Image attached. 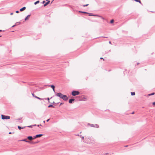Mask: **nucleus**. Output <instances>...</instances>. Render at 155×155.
Wrapping results in <instances>:
<instances>
[{
	"mask_svg": "<svg viewBox=\"0 0 155 155\" xmlns=\"http://www.w3.org/2000/svg\"><path fill=\"white\" fill-rule=\"evenodd\" d=\"M80 94L79 92L76 91H74L72 92V95L74 96H75L76 95H79Z\"/></svg>",
	"mask_w": 155,
	"mask_h": 155,
	"instance_id": "f257e3e1",
	"label": "nucleus"
},
{
	"mask_svg": "<svg viewBox=\"0 0 155 155\" xmlns=\"http://www.w3.org/2000/svg\"><path fill=\"white\" fill-rule=\"evenodd\" d=\"M2 119H9L10 118V117L9 116H5L3 115H2Z\"/></svg>",
	"mask_w": 155,
	"mask_h": 155,
	"instance_id": "f03ea898",
	"label": "nucleus"
},
{
	"mask_svg": "<svg viewBox=\"0 0 155 155\" xmlns=\"http://www.w3.org/2000/svg\"><path fill=\"white\" fill-rule=\"evenodd\" d=\"M56 95L60 98H62L63 95L61 93H58L56 94Z\"/></svg>",
	"mask_w": 155,
	"mask_h": 155,
	"instance_id": "7ed1b4c3",
	"label": "nucleus"
},
{
	"mask_svg": "<svg viewBox=\"0 0 155 155\" xmlns=\"http://www.w3.org/2000/svg\"><path fill=\"white\" fill-rule=\"evenodd\" d=\"M62 98L65 101H67L68 99V97L66 95H63Z\"/></svg>",
	"mask_w": 155,
	"mask_h": 155,
	"instance_id": "20e7f679",
	"label": "nucleus"
},
{
	"mask_svg": "<svg viewBox=\"0 0 155 155\" xmlns=\"http://www.w3.org/2000/svg\"><path fill=\"white\" fill-rule=\"evenodd\" d=\"M31 16L30 15H27V16L25 18V21H26L27 20H28L29 19V18Z\"/></svg>",
	"mask_w": 155,
	"mask_h": 155,
	"instance_id": "39448f33",
	"label": "nucleus"
},
{
	"mask_svg": "<svg viewBox=\"0 0 155 155\" xmlns=\"http://www.w3.org/2000/svg\"><path fill=\"white\" fill-rule=\"evenodd\" d=\"M47 2H46L45 4L44 5V6L45 7L47 5H48L50 3V1H47Z\"/></svg>",
	"mask_w": 155,
	"mask_h": 155,
	"instance_id": "423d86ee",
	"label": "nucleus"
},
{
	"mask_svg": "<svg viewBox=\"0 0 155 155\" xmlns=\"http://www.w3.org/2000/svg\"><path fill=\"white\" fill-rule=\"evenodd\" d=\"M74 101V99H70L69 100V102L71 104L72 103V102Z\"/></svg>",
	"mask_w": 155,
	"mask_h": 155,
	"instance_id": "0eeeda50",
	"label": "nucleus"
},
{
	"mask_svg": "<svg viewBox=\"0 0 155 155\" xmlns=\"http://www.w3.org/2000/svg\"><path fill=\"white\" fill-rule=\"evenodd\" d=\"M25 9H26V7H24L23 8H21L20 9V11L22 12V11H23L24 10H25Z\"/></svg>",
	"mask_w": 155,
	"mask_h": 155,
	"instance_id": "6e6552de",
	"label": "nucleus"
},
{
	"mask_svg": "<svg viewBox=\"0 0 155 155\" xmlns=\"http://www.w3.org/2000/svg\"><path fill=\"white\" fill-rule=\"evenodd\" d=\"M42 135H43L42 134H38L36 135V137H37V138L39 137L42 136Z\"/></svg>",
	"mask_w": 155,
	"mask_h": 155,
	"instance_id": "1a4fd4ad",
	"label": "nucleus"
},
{
	"mask_svg": "<svg viewBox=\"0 0 155 155\" xmlns=\"http://www.w3.org/2000/svg\"><path fill=\"white\" fill-rule=\"evenodd\" d=\"M28 138L30 140H31L33 139V138L31 136H28Z\"/></svg>",
	"mask_w": 155,
	"mask_h": 155,
	"instance_id": "9d476101",
	"label": "nucleus"
},
{
	"mask_svg": "<svg viewBox=\"0 0 155 155\" xmlns=\"http://www.w3.org/2000/svg\"><path fill=\"white\" fill-rule=\"evenodd\" d=\"M51 87L52 88V89L53 90V91L54 92H55V90H54L55 87H54V86L53 85H51Z\"/></svg>",
	"mask_w": 155,
	"mask_h": 155,
	"instance_id": "9b49d317",
	"label": "nucleus"
},
{
	"mask_svg": "<svg viewBox=\"0 0 155 155\" xmlns=\"http://www.w3.org/2000/svg\"><path fill=\"white\" fill-rule=\"evenodd\" d=\"M35 97L37 98V99H38L40 100H43V99H42V98H41L38 97L37 96H35Z\"/></svg>",
	"mask_w": 155,
	"mask_h": 155,
	"instance_id": "f8f14e48",
	"label": "nucleus"
},
{
	"mask_svg": "<svg viewBox=\"0 0 155 155\" xmlns=\"http://www.w3.org/2000/svg\"><path fill=\"white\" fill-rule=\"evenodd\" d=\"M94 127H96L97 128H98L99 127V126L98 125L96 124L94 125Z\"/></svg>",
	"mask_w": 155,
	"mask_h": 155,
	"instance_id": "ddd939ff",
	"label": "nucleus"
},
{
	"mask_svg": "<svg viewBox=\"0 0 155 155\" xmlns=\"http://www.w3.org/2000/svg\"><path fill=\"white\" fill-rule=\"evenodd\" d=\"M39 3V1H37V2H35L34 3V4L35 5H36L37 4H38V3Z\"/></svg>",
	"mask_w": 155,
	"mask_h": 155,
	"instance_id": "4468645a",
	"label": "nucleus"
},
{
	"mask_svg": "<svg viewBox=\"0 0 155 155\" xmlns=\"http://www.w3.org/2000/svg\"><path fill=\"white\" fill-rule=\"evenodd\" d=\"M21 141H25L27 142H29L27 141L26 139L22 140H21Z\"/></svg>",
	"mask_w": 155,
	"mask_h": 155,
	"instance_id": "2eb2a0df",
	"label": "nucleus"
},
{
	"mask_svg": "<svg viewBox=\"0 0 155 155\" xmlns=\"http://www.w3.org/2000/svg\"><path fill=\"white\" fill-rule=\"evenodd\" d=\"M54 107L51 104H50L48 106V107Z\"/></svg>",
	"mask_w": 155,
	"mask_h": 155,
	"instance_id": "dca6fc26",
	"label": "nucleus"
},
{
	"mask_svg": "<svg viewBox=\"0 0 155 155\" xmlns=\"http://www.w3.org/2000/svg\"><path fill=\"white\" fill-rule=\"evenodd\" d=\"M89 125H90V126H91V127H94V125L93 124H90Z\"/></svg>",
	"mask_w": 155,
	"mask_h": 155,
	"instance_id": "f3484780",
	"label": "nucleus"
},
{
	"mask_svg": "<svg viewBox=\"0 0 155 155\" xmlns=\"http://www.w3.org/2000/svg\"><path fill=\"white\" fill-rule=\"evenodd\" d=\"M131 95H135V93L134 92H131Z\"/></svg>",
	"mask_w": 155,
	"mask_h": 155,
	"instance_id": "a211bd4d",
	"label": "nucleus"
},
{
	"mask_svg": "<svg viewBox=\"0 0 155 155\" xmlns=\"http://www.w3.org/2000/svg\"><path fill=\"white\" fill-rule=\"evenodd\" d=\"M20 24V22H17L16 23L15 25H19V24Z\"/></svg>",
	"mask_w": 155,
	"mask_h": 155,
	"instance_id": "6ab92c4d",
	"label": "nucleus"
},
{
	"mask_svg": "<svg viewBox=\"0 0 155 155\" xmlns=\"http://www.w3.org/2000/svg\"><path fill=\"white\" fill-rule=\"evenodd\" d=\"M154 94V93H153L151 94H149L148 95L149 96H151V95H153Z\"/></svg>",
	"mask_w": 155,
	"mask_h": 155,
	"instance_id": "aec40b11",
	"label": "nucleus"
},
{
	"mask_svg": "<svg viewBox=\"0 0 155 155\" xmlns=\"http://www.w3.org/2000/svg\"><path fill=\"white\" fill-rule=\"evenodd\" d=\"M114 21V20H111L110 21V23H113Z\"/></svg>",
	"mask_w": 155,
	"mask_h": 155,
	"instance_id": "412c9836",
	"label": "nucleus"
},
{
	"mask_svg": "<svg viewBox=\"0 0 155 155\" xmlns=\"http://www.w3.org/2000/svg\"><path fill=\"white\" fill-rule=\"evenodd\" d=\"M18 128L19 130H20L21 129V127L19 126H18Z\"/></svg>",
	"mask_w": 155,
	"mask_h": 155,
	"instance_id": "4be33fe9",
	"label": "nucleus"
},
{
	"mask_svg": "<svg viewBox=\"0 0 155 155\" xmlns=\"http://www.w3.org/2000/svg\"><path fill=\"white\" fill-rule=\"evenodd\" d=\"M88 5V4H86V5H83V6H84V7L87 6Z\"/></svg>",
	"mask_w": 155,
	"mask_h": 155,
	"instance_id": "5701e85b",
	"label": "nucleus"
},
{
	"mask_svg": "<svg viewBox=\"0 0 155 155\" xmlns=\"http://www.w3.org/2000/svg\"><path fill=\"white\" fill-rule=\"evenodd\" d=\"M33 126L30 125V126H28V127H32Z\"/></svg>",
	"mask_w": 155,
	"mask_h": 155,
	"instance_id": "b1692460",
	"label": "nucleus"
},
{
	"mask_svg": "<svg viewBox=\"0 0 155 155\" xmlns=\"http://www.w3.org/2000/svg\"><path fill=\"white\" fill-rule=\"evenodd\" d=\"M32 96H33V97H35V96H35V95H34V94H32Z\"/></svg>",
	"mask_w": 155,
	"mask_h": 155,
	"instance_id": "393cba45",
	"label": "nucleus"
},
{
	"mask_svg": "<svg viewBox=\"0 0 155 155\" xmlns=\"http://www.w3.org/2000/svg\"><path fill=\"white\" fill-rule=\"evenodd\" d=\"M37 138V137H36V136H34V138H33V139H35V138Z\"/></svg>",
	"mask_w": 155,
	"mask_h": 155,
	"instance_id": "a878e982",
	"label": "nucleus"
},
{
	"mask_svg": "<svg viewBox=\"0 0 155 155\" xmlns=\"http://www.w3.org/2000/svg\"><path fill=\"white\" fill-rule=\"evenodd\" d=\"M16 13H19V11H16Z\"/></svg>",
	"mask_w": 155,
	"mask_h": 155,
	"instance_id": "bb28decb",
	"label": "nucleus"
},
{
	"mask_svg": "<svg viewBox=\"0 0 155 155\" xmlns=\"http://www.w3.org/2000/svg\"><path fill=\"white\" fill-rule=\"evenodd\" d=\"M82 13H87V12H81Z\"/></svg>",
	"mask_w": 155,
	"mask_h": 155,
	"instance_id": "cd10ccee",
	"label": "nucleus"
},
{
	"mask_svg": "<svg viewBox=\"0 0 155 155\" xmlns=\"http://www.w3.org/2000/svg\"><path fill=\"white\" fill-rule=\"evenodd\" d=\"M153 104L154 105H155V102L153 103Z\"/></svg>",
	"mask_w": 155,
	"mask_h": 155,
	"instance_id": "c85d7f7f",
	"label": "nucleus"
},
{
	"mask_svg": "<svg viewBox=\"0 0 155 155\" xmlns=\"http://www.w3.org/2000/svg\"><path fill=\"white\" fill-rule=\"evenodd\" d=\"M16 25H13V26H12V28L14 27Z\"/></svg>",
	"mask_w": 155,
	"mask_h": 155,
	"instance_id": "c756f323",
	"label": "nucleus"
},
{
	"mask_svg": "<svg viewBox=\"0 0 155 155\" xmlns=\"http://www.w3.org/2000/svg\"><path fill=\"white\" fill-rule=\"evenodd\" d=\"M45 2V1H43V2H42V3L43 4H44V3Z\"/></svg>",
	"mask_w": 155,
	"mask_h": 155,
	"instance_id": "7c9ffc66",
	"label": "nucleus"
},
{
	"mask_svg": "<svg viewBox=\"0 0 155 155\" xmlns=\"http://www.w3.org/2000/svg\"><path fill=\"white\" fill-rule=\"evenodd\" d=\"M25 127H21V129H24L25 128Z\"/></svg>",
	"mask_w": 155,
	"mask_h": 155,
	"instance_id": "2f4dec72",
	"label": "nucleus"
},
{
	"mask_svg": "<svg viewBox=\"0 0 155 155\" xmlns=\"http://www.w3.org/2000/svg\"><path fill=\"white\" fill-rule=\"evenodd\" d=\"M47 100L49 101V98H47Z\"/></svg>",
	"mask_w": 155,
	"mask_h": 155,
	"instance_id": "473e14b6",
	"label": "nucleus"
},
{
	"mask_svg": "<svg viewBox=\"0 0 155 155\" xmlns=\"http://www.w3.org/2000/svg\"><path fill=\"white\" fill-rule=\"evenodd\" d=\"M49 120H50L49 119H48L46 121L47 122H48L49 121Z\"/></svg>",
	"mask_w": 155,
	"mask_h": 155,
	"instance_id": "72a5a7b5",
	"label": "nucleus"
},
{
	"mask_svg": "<svg viewBox=\"0 0 155 155\" xmlns=\"http://www.w3.org/2000/svg\"><path fill=\"white\" fill-rule=\"evenodd\" d=\"M40 125L41 126V124H40L39 125H37V126H38V127H39Z\"/></svg>",
	"mask_w": 155,
	"mask_h": 155,
	"instance_id": "f704fd0d",
	"label": "nucleus"
},
{
	"mask_svg": "<svg viewBox=\"0 0 155 155\" xmlns=\"http://www.w3.org/2000/svg\"><path fill=\"white\" fill-rule=\"evenodd\" d=\"M13 14V13H11V14H10V15H12Z\"/></svg>",
	"mask_w": 155,
	"mask_h": 155,
	"instance_id": "c9c22d12",
	"label": "nucleus"
},
{
	"mask_svg": "<svg viewBox=\"0 0 155 155\" xmlns=\"http://www.w3.org/2000/svg\"><path fill=\"white\" fill-rule=\"evenodd\" d=\"M100 59H103V60H104V59H103V58H101Z\"/></svg>",
	"mask_w": 155,
	"mask_h": 155,
	"instance_id": "e433bc0d",
	"label": "nucleus"
},
{
	"mask_svg": "<svg viewBox=\"0 0 155 155\" xmlns=\"http://www.w3.org/2000/svg\"><path fill=\"white\" fill-rule=\"evenodd\" d=\"M109 43L110 44H111V42L110 41L109 42Z\"/></svg>",
	"mask_w": 155,
	"mask_h": 155,
	"instance_id": "4c0bfd02",
	"label": "nucleus"
},
{
	"mask_svg": "<svg viewBox=\"0 0 155 155\" xmlns=\"http://www.w3.org/2000/svg\"><path fill=\"white\" fill-rule=\"evenodd\" d=\"M82 138L83 139L84 138V137H82Z\"/></svg>",
	"mask_w": 155,
	"mask_h": 155,
	"instance_id": "58836bf2",
	"label": "nucleus"
},
{
	"mask_svg": "<svg viewBox=\"0 0 155 155\" xmlns=\"http://www.w3.org/2000/svg\"><path fill=\"white\" fill-rule=\"evenodd\" d=\"M134 112H133L132 113V114H134Z\"/></svg>",
	"mask_w": 155,
	"mask_h": 155,
	"instance_id": "ea45409f",
	"label": "nucleus"
},
{
	"mask_svg": "<svg viewBox=\"0 0 155 155\" xmlns=\"http://www.w3.org/2000/svg\"><path fill=\"white\" fill-rule=\"evenodd\" d=\"M45 121H43V123H45Z\"/></svg>",
	"mask_w": 155,
	"mask_h": 155,
	"instance_id": "a19ab883",
	"label": "nucleus"
},
{
	"mask_svg": "<svg viewBox=\"0 0 155 155\" xmlns=\"http://www.w3.org/2000/svg\"><path fill=\"white\" fill-rule=\"evenodd\" d=\"M46 1H50L49 0H46Z\"/></svg>",
	"mask_w": 155,
	"mask_h": 155,
	"instance_id": "79ce46f5",
	"label": "nucleus"
},
{
	"mask_svg": "<svg viewBox=\"0 0 155 155\" xmlns=\"http://www.w3.org/2000/svg\"><path fill=\"white\" fill-rule=\"evenodd\" d=\"M2 31L1 30H0V32H1Z\"/></svg>",
	"mask_w": 155,
	"mask_h": 155,
	"instance_id": "37998d69",
	"label": "nucleus"
},
{
	"mask_svg": "<svg viewBox=\"0 0 155 155\" xmlns=\"http://www.w3.org/2000/svg\"><path fill=\"white\" fill-rule=\"evenodd\" d=\"M9 134H11V132H10L9 133Z\"/></svg>",
	"mask_w": 155,
	"mask_h": 155,
	"instance_id": "c03bdc74",
	"label": "nucleus"
},
{
	"mask_svg": "<svg viewBox=\"0 0 155 155\" xmlns=\"http://www.w3.org/2000/svg\"><path fill=\"white\" fill-rule=\"evenodd\" d=\"M91 15V14L90 15Z\"/></svg>",
	"mask_w": 155,
	"mask_h": 155,
	"instance_id": "a18cd8bd",
	"label": "nucleus"
},
{
	"mask_svg": "<svg viewBox=\"0 0 155 155\" xmlns=\"http://www.w3.org/2000/svg\"><path fill=\"white\" fill-rule=\"evenodd\" d=\"M62 104V103H61L60 104L61 105V104Z\"/></svg>",
	"mask_w": 155,
	"mask_h": 155,
	"instance_id": "49530a36",
	"label": "nucleus"
},
{
	"mask_svg": "<svg viewBox=\"0 0 155 155\" xmlns=\"http://www.w3.org/2000/svg\"><path fill=\"white\" fill-rule=\"evenodd\" d=\"M38 142H36L35 143H38Z\"/></svg>",
	"mask_w": 155,
	"mask_h": 155,
	"instance_id": "de8ad7c7",
	"label": "nucleus"
},
{
	"mask_svg": "<svg viewBox=\"0 0 155 155\" xmlns=\"http://www.w3.org/2000/svg\"><path fill=\"white\" fill-rule=\"evenodd\" d=\"M2 36L0 35V37H1Z\"/></svg>",
	"mask_w": 155,
	"mask_h": 155,
	"instance_id": "09e8293b",
	"label": "nucleus"
},
{
	"mask_svg": "<svg viewBox=\"0 0 155 155\" xmlns=\"http://www.w3.org/2000/svg\"><path fill=\"white\" fill-rule=\"evenodd\" d=\"M36 124H35V125H34V126H36Z\"/></svg>",
	"mask_w": 155,
	"mask_h": 155,
	"instance_id": "8fccbe9b",
	"label": "nucleus"
}]
</instances>
